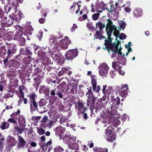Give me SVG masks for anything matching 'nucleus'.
Instances as JSON below:
<instances>
[{"label":"nucleus","mask_w":152,"mask_h":152,"mask_svg":"<svg viewBox=\"0 0 152 152\" xmlns=\"http://www.w3.org/2000/svg\"><path fill=\"white\" fill-rule=\"evenodd\" d=\"M107 21L108 23L106 25V31L108 36V39L109 40L110 39L112 32L114 31L113 35L116 36L115 40H117L118 37L119 35V31L117 30V28L115 26L113 25V22L110 20L107 19Z\"/></svg>","instance_id":"nucleus-1"},{"label":"nucleus","mask_w":152,"mask_h":152,"mask_svg":"<svg viewBox=\"0 0 152 152\" xmlns=\"http://www.w3.org/2000/svg\"><path fill=\"white\" fill-rule=\"evenodd\" d=\"M119 47V45L118 43L111 44L109 46V48L108 50V52L110 55L111 58H113L116 57L117 54L118 55L122 53L121 52V45Z\"/></svg>","instance_id":"nucleus-2"},{"label":"nucleus","mask_w":152,"mask_h":152,"mask_svg":"<svg viewBox=\"0 0 152 152\" xmlns=\"http://www.w3.org/2000/svg\"><path fill=\"white\" fill-rule=\"evenodd\" d=\"M49 43L51 45L49 49L48 52L49 53H53L57 50L58 45L57 43L56 39L55 38L51 37L49 39Z\"/></svg>","instance_id":"nucleus-3"},{"label":"nucleus","mask_w":152,"mask_h":152,"mask_svg":"<svg viewBox=\"0 0 152 152\" xmlns=\"http://www.w3.org/2000/svg\"><path fill=\"white\" fill-rule=\"evenodd\" d=\"M99 73L101 76H106L107 74L109 68L106 63H104L99 66Z\"/></svg>","instance_id":"nucleus-4"},{"label":"nucleus","mask_w":152,"mask_h":152,"mask_svg":"<svg viewBox=\"0 0 152 152\" xmlns=\"http://www.w3.org/2000/svg\"><path fill=\"white\" fill-rule=\"evenodd\" d=\"M77 55V51L76 49L69 50L65 55L66 59L72 60Z\"/></svg>","instance_id":"nucleus-5"},{"label":"nucleus","mask_w":152,"mask_h":152,"mask_svg":"<svg viewBox=\"0 0 152 152\" xmlns=\"http://www.w3.org/2000/svg\"><path fill=\"white\" fill-rule=\"evenodd\" d=\"M70 43V41L67 37H65L64 38L60 41L59 46L63 49H66L68 45Z\"/></svg>","instance_id":"nucleus-6"},{"label":"nucleus","mask_w":152,"mask_h":152,"mask_svg":"<svg viewBox=\"0 0 152 152\" xmlns=\"http://www.w3.org/2000/svg\"><path fill=\"white\" fill-rule=\"evenodd\" d=\"M87 89L88 90V91L86 94V96L88 98L87 103L88 104L89 103H90L93 104L97 98L94 96L91 89L87 88Z\"/></svg>","instance_id":"nucleus-7"},{"label":"nucleus","mask_w":152,"mask_h":152,"mask_svg":"<svg viewBox=\"0 0 152 152\" xmlns=\"http://www.w3.org/2000/svg\"><path fill=\"white\" fill-rule=\"evenodd\" d=\"M12 18H9L7 20V18L4 17L1 22V26L2 27L9 26L13 23Z\"/></svg>","instance_id":"nucleus-8"},{"label":"nucleus","mask_w":152,"mask_h":152,"mask_svg":"<svg viewBox=\"0 0 152 152\" xmlns=\"http://www.w3.org/2000/svg\"><path fill=\"white\" fill-rule=\"evenodd\" d=\"M7 54L8 56L15 53L16 51V46L13 44H9L8 46Z\"/></svg>","instance_id":"nucleus-9"},{"label":"nucleus","mask_w":152,"mask_h":152,"mask_svg":"<svg viewBox=\"0 0 152 152\" xmlns=\"http://www.w3.org/2000/svg\"><path fill=\"white\" fill-rule=\"evenodd\" d=\"M18 122L21 128H25L26 123L25 118L23 115H19L18 118Z\"/></svg>","instance_id":"nucleus-10"},{"label":"nucleus","mask_w":152,"mask_h":152,"mask_svg":"<svg viewBox=\"0 0 152 152\" xmlns=\"http://www.w3.org/2000/svg\"><path fill=\"white\" fill-rule=\"evenodd\" d=\"M91 83L93 91H95V92L98 93L100 90V86L99 85L96 86L97 83L95 78L92 77Z\"/></svg>","instance_id":"nucleus-11"},{"label":"nucleus","mask_w":152,"mask_h":152,"mask_svg":"<svg viewBox=\"0 0 152 152\" xmlns=\"http://www.w3.org/2000/svg\"><path fill=\"white\" fill-rule=\"evenodd\" d=\"M107 87V86L106 85L103 86L102 91L104 94V95H110L113 94L114 91L113 87L111 86H109L106 89Z\"/></svg>","instance_id":"nucleus-12"},{"label":"nucleus","mask_w":152,"mask_h":152,"mask_svg":"<svg viewBox=\"0 0 152 152\" xmlns=\"http://www.w3.org/2000/svg\"><path fill=\"white\" fill-rule=\"evenodd\" d=\"M121 90L119 92V94L122 97L126 96L127 94V90L128 89V86L126 84L122 85L121 87Z\"/></svg>","instance_id":"nucleus-13"},{"label":"nucleus","mask_w":152,"mask_h":152,"mask_svg":"<svg viewBox=\"0 0 152 152\" xmlns=\"http://www.w3.org/2000/svg\"><path fill=\"white\" fill-rule=\"evenodd\" d=\"M106 135L107 136V139L108 141L112 142L115 140V138L113 135V133L111 131L109 130L106 132Z\"/></svg>","instance_id":"nucleus-14"},{"label":"nucleus","mask_w":152,"mask_h":152,"mask_svg":"<svg viewBox=\"0 0 152 152\" xmlns=\"http://www.w3.org/2000/svg\"><path fill=\"white\" fill-rule=\"evenodd\" d=\"M13 20H15L17 22L21 20V17L19 11H16L14 14L11 15Z\"/></svg>","instance_id":"nucleus-15"},{"label":"nucleus","mask_w":152,"mask_h":152,"mask_svg":"<svg viewBox=\"0 0 152 152\" xmlns=\"http://www.w3.org/2000/svg\"><path fill=\"white\" fill-rule=\"evenodd\" d=\"M122 55V53L120 55L118 56L117 59L119 63L121 64L122 65H125L126 64V58L124 57L125 55L124 54L123 56Z\"/></svg>","instance_id":"nucleus-16"},{"label":"nucleus","mask_w":152,"mask_h":152,"mask_svg":"<svg viewBox=\"0 0 152 152\" xmlns=\"http://www.w3.org/2000/svg\"><path fill=\"white\" fill-rule=\"evenodd\" d=\"M143 14L142 10L139 8H137L135 9L134 12V17H136L137 18L140 17Z\"/></svg>","instance_id":"nucleus-17"},{"label":"nucleus","mask_w":152,"mask_h":152,"mask_svg":"<svg viewBox=\"0 0 152 152\" xmlns=\"http://www.w3.org/2000/svg\"><path fill=\"white\" fill-rule=\"evenodd\" d=\"M76 107L78 108V110L80 112L83 113L86 111V109H83L84 105L83 104L81 103H78L76 104Z\"/></svg>","instance_id":"nucleus-18"},{"label":"nucleus","mask_w":152,"mask_h":152,"mask_svg":"<svg viewBox=\"0 0 152 152\" xmlns=\"http://www.w3.org/2000/svg\"><path fill=\"white\" fill-rule=\"evenodd\" d=\"M132 42H129L127 44L125 45V48L127 49V51L126 53V55L127 56L128 55L129 53L130 52H132V49L130 47Z\"/></svg>","instance_id":"nucleus-19"},{"label":"nucleus","mask_w":152,"mask_h":152,"mask_svg":"<svg viewBox=\"0 0 152 152\" xmlns=\"http://www.w3.org/2000/svg\"><path fill=\"white\" fill-rule=\"evenodd\" d=\"M65 128L63 127H57L56 130V132H58L59 134L61 135L65 132Z\"/></svg>","instance_id":"nucleus-20"},{"label":"nucleus","mask_w":152,"mask_h":152,"mask_svg":"<svg viewBox=\"0 0 152 152\" xmlns=\"http://www.w3.org/2000/svg\"><path fill=\"white\" fill-rule=\"evenodd\" d=\"M96 27L98 26L100 31L103 28H104L105 26L104 23H102L100 21H99L96 23Z\"/></svg>","instance_id":"nucleus-21"},{"label":"nucleus","mask_w":152,"mask_h":152,"mask_svg":"<svg viewBox=\"0 0 152 152\" xmlns=\"http://www.w3.org/2000/svg\"><path fill=\"white\" fill-rule=\"evenodd\" d=\"M95 36L96 37V38L99 39L100 40H101L102 39H105V37L101 34L100 31H97Z\"/></svg>","instance_id":"nucleus-22"},{"label":"nucleus","mask_w":152,"mask_h":152,"mask_svg":"<svg viewBox=\"0 0 152 152\" xmlns=\"http://www.w3.org/2000/svg\"><path fill=\"white\" fill-rule=\"evenodd\" d=\"M18 137L20 145L22 147L24 146L26 143V142L21 136H19Z\"/></svg>","instance_id":"nucleus-23"},{"label":"nucleus","mask_w":152,"mask_h":152,"mask_svg":"<svg viewBox=\"0 0 152 152\" xmlns=\"http://www.w3.org/2000/svg\"><path fill=\"white\" fill-rule=\"evenodd\" d=\"M94 152H107V149H102L101 148H98L96 149L94 148Z\"/></svg>","instance_id":"nucleus-24"},{"label":"nucleus","mask_w":152,"mask_h":152,"mask_svg":"<svg viewBox=\"0 0 152 152\" xmlns=\"http://www.w3.org/2000/svg\"><path fill=\"white\" fill-rule=\"evenodd\" d=\"M9 124L8 123L3 122L2 123V124L0 126V128L3 130L6 129L9 127Z\"/></svg>","instance_id":"nucleus-25"},{"label":"nucleus","mask_w":152,"mask_h":152,"mask_svg":"<svg viewBox=\"0 0 152 152\" xmlns=\"http://www.w3.org/2000/svg\"><path fill=\"white\" fill-rule=\"evenodd\" d=\"M17 142V141L14 137H11L10 139L9 143L10 145L12 146L15 145Z\"/></svg>","instance_id":"nucleus-26"},{"label":"nucleus","mask_w":152,"mask_h":152,"mask_svg":"<svg viewBox=\"0 0 152 152\" xmlns=\"http://www.w3.org/2000/svg\"><path fill=\"white\" fill-rule=\"evenodd\" d=\"M29 51V50L26 48L21 49L20 50V53L21 55H27Z\"/></svg>","instance_id":"nucleus-27"},{"label":"nucleus","mask_w":152,"mask_h":152,"mask_svg":"<svg viewBox=\"0 0 152 152\" xmlns=\"http://www.w3.org/2000/svg\"><path fill=\"white\" fill-rule=\"evenodd\" d=\"M31 110H35L37 108V105L35 101L31 102Z\"/></svg>","instance_id":"nucleus-28"},{"label":"nucleus","mask_w":152,"mask_h":152,"mask_svg":"<svg viewBox=\"0 0 152 152\" xmlns=\"http://www.w3.org/2000/svg\"><path fill=\"white\" fill-rule=\"evenodd\" d=\"M14 129L16 132H18L20 134L22 133L24 129L25 128H21V129L18 128L17 126H14Z\"/></svg>","instance_id":"nucleus-29"},{"label":"nucleus","mask_w":152,"mask_h":152,"mask_svg":"<svg viewBox=\"0 0 152 152\" xmlns=\"http://www.w3.org/2000/svg\"><path fill=\"white\" fill-rule=\"evenodd\" d=\"M99 13H95L92 15V19L94 20H96L99 18Z\"/></svg>","instance_id":"nucleus-30"},{"label":"nucleus","mask_w":152,"mask_h":152,"mask_svg":"<svg viewBox=\"0 0 152 152\" xmlns=\"http://www.w3.org/2000/svg\"><path fill=\"white\" fill-rule=\"evenodd\" d=\"M106 96H104L102 97V98L101 99L99 100V103H100V106L101 107H102L104 106V104L102 102L105 101L106 99Z\"/></svg>","instance_id":"nucleus-31"},{"label":"nucleus","mask_w":152,"mask_h":152,"mask_svg":"<svg viewBox=\"0 0 152 152\" xmlns=\"http://www.w3.org/2000/svg\"><path fill=\"white\" fill-rule=\"evenodd\" d=\"M63 149L60 146L56 147L54 149L55 152H62Z\"/></svg>","instance_id":"nucleus-32"},{"label":"nucleus","mask_w":152,"mask_h":152,"mask_svg":"<svg viewBox=\"0 0 152 152\" xmlns=\"http://www.w3.org/2000/svg\"><path fill=\"white\" fill-rule=\"evenodd\" d=\"M20 100L18 102V105L20 106L21 103H22L23 100L24 99V94H22L19 96Z\"/></svg>","instance_id":"nucleus-33"},{"label":"nucleus","mask_w":152,"mask_h":152,"mask_svg":"<svg viewBox=\"0 0 152 152\" xmlns=\"http://www.w3.org/2000/svg\"><path fill=\"white\" fill-rule=\"evenodd\" d=\"M113 123L114 125L116 126H118L120 124V121L118 118H116L115 119Z\"/></svg>","instance_id":"nucleus-34"},{"label":"nucleus","mask_w":152,"mask_h":152,"mask_svg":"<svg viewBox=\"0 0 152 152\" xmlns=\"http://www.w3.org/2000/svg\"><path fill=\"white\" fill-rule=\"evenodd\" d=\"M39 104L40 106H43L46 104V100L45 99L41 100L39 102Z\"/></svg>","instance_id":"nucleus-35"},{"label":"nucleus","mask_w":152,"mask_h":152,"mask_svg":"<svg viewBox=\"0 0 152 152\" xmlns=\"http://www.w3.org/2000/svg\"><path fill=\"white\" fill-rule=\"evenodd\" d=\"M40 118V117L39 116H33L32 117V121L34 122H37Z\"/></svg>","instance_id":"nucleus-36"},{"label":"nucleus","mask_w":152,"mask_h":152,"mask_svg":"<svg viewBox=\"0 0 152 152\" xmlns=\"http://www.w3.org/2000/svg\"><path fill=\"white\" fill-rule=\"evenodd\" d=\"M37 132L39 135H42L44 134L45 130L44 129L41 128L38 130Z\"/></svg>","instance_id":"nucleus-37"},{"label":"nucleus","mask_w":152,"mask_h":152,"mask_svg":"<svg viewBox=\"0 0 152 152\" xmlns=\"http://www.w3.org/2000/svg\"><path fill=\"white\" fill-rule=\"evenodd\" d=\"M126 37V35L124 33H122L119 35V38L121 39H124Z\"/></svg>","instance_id":"nucleus-38"},{"label":"nucleus","mask_w":152,"mask_h":152,"mask_svg":"<svg viewBox=\"0 0 152 152\" xmlns=\"http://www.w3.org/2000/svg\"><path fill=\"white\" fill-rule=\"evenodd\" d=\"M8 121L11 123H12L13 124H15L17 125L18 124L16 121L12 118H9L8 120Z\"/></svg>","instance_id":"nucleus-39"},{"label":"nucleus","mask_w":152,"mask_h":152,"mask_svg":"<svg viewBox=\"0 0 152 152\" xmlns=\"http://www.w3.org/2000/svg\"><path fill=\"white\" fill-rule=\"evenodd\" d=\"M36 96L34 94L30 96V102L35 101V98Z\"/></svg>","instance_id":"nucleus-40"},{"label":"nucleus","mask_w":152,"mask_h":152,"mask_svg":"<svg viewBox=\"0 0 152 152\" xmlns=\"http://www.w3.org/2000/svg\"><path fill=\"white\" fill-rule=\"evenodd\" d=\"M125 23L123 22H121L120 23V27L121 29H124L125 28Z\"/></svg>","instance_id":"nucleus-41"},{"label":"nucleus","mask_w":152,"mask_h":152,"mask_svg":"<svg viewBox=\"0 0 152 152\" xmlns=\"http://www.w3.org/2000/svg\"><path fill=\"white\" fill-rule=\"evenodd\" d=\"M118 65V63L116 62H112V67L114 69H116Z\"/></svg>","instance_id":"nucleus-42"},{"label":"nucleus","mask_w":152,"mask_h":152,"mask_svg":"<svg viewBox=\"0 0 152 152\" xmlns=\"http://www.w3.org/2000/svg\"><path fill=\"white\" fill-rule=\"evenodd\" d=\"M24 89V87L23 86H20L19 87V91L20 93V94L22 95V94H24L23 92V91Z\"/></svg>","instance_id":"nucleus-43"},{"label":"nucleus","mask_w":152,"mask_h":152,"mask_svg":"<svg viewBox=\"0 0 152 152\" xmlns=\"http://www.w3.org/2000/svg\"><path fill=\"white\" fill-rule=\"evenodd\" d=\"M77 28V26L76 24H73V26L72 27V28L71 29V31L72 32H73L74 31L75 29Z\"/></svg>","instance_id":"nucleus-44"},{"label":"nucleus","mask_w":152,"mask_h":152,"mask_svg":"<svg viewBox=\"0 0 152 152\" xmlns=\"http://www.w3.org/2000/svg\"><path fill=\"white\" fill-rule=\"evenodd\" d=\"M48 10L47 9H45L44 10H42L41 11V13L42 14L45 13L44 16L45 17L47 15L46 12H48Z\"/></svg>","instance_id":"nucleus-45"},{"label":"nucleus","mask_w":152,"mask_h":152,"mask_svg":"<svg viewBox=\"0 0 152 152\" xmlns=\"http://www.w3.org/2000/svg\"><path fill=\"white\" fill-rule=\"evenodd\" d=\"M5 96L7 99L9 98L10 97L12 98L13 97V94L11 95L10 93H7L6 94Z\"/></svg>","instance_id":"nucleus-46"},{"label":"nucleus","mask_w":152,"mask_h":152,"mask_svg":"<svg viewBox=\"0 0 152 152\" xmlns=\"http://www.w3.org/2000/svg\"><path fill=\"white\" fill-rule=\"evenodd\" d=\"M52 142L51 141H48L44 145V147H46V149L47 148L48 146L51 145Z\"/></svg>","instance_id":"nucleus-47"},{"label":"nucleus","mask_w":152,"mask_h":152,"mask_svg":"<svg viewBox=\"0 0 152 152\" xmlns=\"http://www.w3.org/2000/svg\"><path fill=\"white\" fill-rule=\"evenodd\" d=\"M103 123L104 124V126H107L109 124V123L107 121V120H106V119H105V118L104 119V120H103Z\"/></svg>","instance_id":"nucleus-48"},{"label":"nucleus","mask_w":152,"mask_h":152,"mask_svg":"<svg viewBox=\"0 0 152 152\" xmlns=\"http://www.w3.org/2000/svg\"><path fill=\"white\" fill-rule=\"evenodd\" d=\"M115 101L116 102V103L115 105L119 104L120 103V99L119 98L117 97V98L115 99Z\"/></svg>","instance_id":"nucleus-49"},{"label":"nucleus","mask_w":152,"mask_h":152,"mask_svg":"<svg viewBox=\"0 0 152 152\" xmlns=\"http://www.w3.org/2000/svg\"><path fill=\"white\" fill-rule=\"evenodd\" d=\"M48 117L46 116H45L43 118V119L42 120V122H45L48 120Z\"/></svg>","instance_id":"nucleus-50"},{"label":"nucleus","mask_w":152,"mask_h":152,"mask_svg":"<svg viewBox=\"0 0 152 152\" xmlns=\"http://www.w3.org/2000/svg\"><path fill=\"white\" fill-rule=\"evenodd\" d=\"M54 122L52 121H51L49 122V123L47 124V126L49 127H51L53 125V124Z\"/></svg>","instance_id":"nucleus-51"},{"label":"nucleus","mask_w":152,"mask_h":152,"mask_svg":"<svg viewBox=\"0 0 152 152\" xmlns=\"http://www.w3.org/2000/svg\"><path fill=\"white\" fill-rule=\"evenodd\" d=\"M118 72L120 75H124L125 74V72L121 69L119 70Z\"/></svg>","instance_id":"nucleus-52"},{"label":"nucleus","mask_w":152,"mask_h":152,"mask_svg":"<svg viewBox=\"0 0 152 152\" xmlns=\"http://www.w3.org/2000/svg\"><path fill=\"white\" fill-rule=\"evenodd\" d=\"M39 22L41 23H43L45 22L44 19L43 18H40L39 20Z\"/></svg>","instance_id":"nucleus-53"},{"label":"nucleus","mask_w":152,"mask_h":152,"mask_svg":"<svg viewBox=\"0 0 152 152\" xmlns=\"http://www.w3.org/2000/svg\"><path fill=\"white\" fill-rule=\"evenodd\" d=\"M57 94L60 98H62L63 97L62 94L60 92H58Z\"/></svg>","instance_id":"nucleus-54"},{"label":"nucleus","mask_w":152,"mask_h":152,"mask_svg":"<svg viewBox=\"0 0 152 152\" xmlns=\"http://www.w3.org/2000/svg\"><path fill=\"white\" fill-rule=\"evenodd\" d=\"M31 145L32 146L35 147L36 146L37 144L35 142H32L31 143Z\"/></svg>","instance_id":"nucleus-55"},{"label":"nucleus","mask_w":152,"mask_h":152,"mask_svg":"<svg viewBox=\"0 0 152 152\" xmlns=\"http://www.w3.org/2000/svg\"><path fill=\"white\" fill-rule=\"evenodd\" d=\"M56 94L55 92V90H52L50 92V94L53 96H54Z\"/></svg>","instance_id":"nucleus-56"},{"label":"nucleus","mask_w":152,"mask_h":152,"mask_svg":"<svg viewBox=\"0 0 152 152\" xmlns=\"http://www.w3.org/2000/svg\"><path fill=\"white\" fill-rule=\"evenodd\" d=\"M20 113V111L19 110H18L17 111V112H15V113H13V115H15L16 114H19Z\"/></svg>","instance_id":"nucleus-57"},{"label":"nucleus","mask_w":152,"mask_h":152,"mask_svg":"<svg viewBox=\"0 0 152 152\" xmlns=\"http://www.w3.org/2000/svg\"><path fill=\"white\" fill-rule=\"evenodd\" d=\"M126 12H128L130 11V9L128 7H126L124 9Z\"/></svg>","instance_id":"nucleus-58"},{"label":"nucleus","mask_w":152,"mask_h":152,"mask_svg":"<svg viewBox=\"0 0 152 152\" xmlns=\"http://www.w3.org/2000/svg\"><path fill=\"white\" fill-rule=\"evenodd\" d=\"M126 116L125 114H124L123 115V116L122 117V120H123L124 121H125L126 120V116Z\"/></svg>","instance_id":"nucleus-59"},{"label":"nucleus","mask_w":152,"mask_h":152,"mask_svg":"<svg viewBox=\"0 0 152 152\" xmlns=\"http://www.w3.org/2000/svg\"><path fill=\"white\" fill-rule=\"evenodd\" d=\"M26 34H28V35H31V33L30 32H28L27 31H25L24 35L25 36L26 35Z\"/></svg>","instance_id":"nucleus-60"},{"label":"nucleus","mask_w":152,"mask_h":152,"mask_svg":"<svg viewBox=\"0 0 152 152\" xmlns=\"http://www.w3.org/2000/svg\"><path fill=\"white\" fill-rule=\"evenodd\" d=\"M83 18L84 19V20H86L87 18V16L86 14H84L83 15Z\"/></svg>","instance_id":"nucleus-61"},{"label":"nucleus","mask_w":152,"mask_h":152,"mask_svg":"<svg viewBox=\"0 0 152 152\" xmlns=\"http://www.w3.org/2000/svg\"><path fill=\"white\" fill-rule=\"evenodd\" d=\"M3 14V12L2 11L1 9H0V17H2Z\"/></svg>","instance_id":"nucleus-62"},{"label":"nucleus","mask_w":152,"mask_h":152,"mask_svg":"<svg viewBox=\"0 0 152 152\" xmlns=\"http://www.w3.org/2000/svg\"><path fill=\"white\" fill-rule=\"evenodd\" d=\"M45 139V137L44 136H42L41 137V140L42 141H44Z\"/></svg>","instance_id":"nucleus-63"},{"label":"nucleus","mask_w":152,"mask_h":152,"mask_svg":"<svg viewBox=\"0 0 152 152\" xmlns=\"http://www.w3.org/2000/svg\"><path fill=\"white\" fill-rule=\"evenodd\" d=\"M45 134L47 136H49L50 134V133L49 131H47L45 132Z\"/></svg>","instance_id":"nucleus-64"}]
</instances>
